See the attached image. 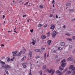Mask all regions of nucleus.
I'll return each instance as SVG.
<instances>
[{
	"mask_svg": "<svg viewBox=\"0 0 75 75\" xmlns=\"http://www.w3.org/2000/svg\"><path fill=\"white\" fill-rule=\"evenodd\" d=\"M6 59L7 62H9L10 61V58L8 57H7Z\"/></svg>",
	"mask_w": 75,
	"mask_h": 75,
	"instance_id": "4468645a",
	"label": "nucleus"
},
{
	"mask_svg": "<svg viewBox=\"0 0 75 75\" xmlns=\"http://www.w3.org/2000/svg\"><path fill=\"white\" fill-rule=\"evenodd\" d=\"M69 61H71L73 60V58L71 57H70L68 59Z\"/></svg>",
	"mask_w": 75,
	"mask_h": 75,
	"instance_id": "f8f14e48",
	"label": "nucleus"
},
{
	"mask_svg": "<svg viewBox=\"0 0 75 75\" xmlns=\"http://www.w3.org/2000/svg\"><path fill=\"white\" fill-rule=\"evenodd\" d=\"M27 17V15H24L23 16V17Z\"/></svg>",
	"mask_w": 75,
	"mask_h": 75,
	"instance_id": "a18cd8bd",
	"label": "nucleus"
},
{
	"mask_svg": "<svg viewBox=\"0 0 75 75\" xmlns=\"http://www.w3.org/2000/svg\"><path fill=\"white\" fill-rule=\"evenodd\" d=\"M27 67V66L26 65H24L23 66V68H26Z\"/></svg>",
	"mask_w": 75,
	"mask_h": 75,
	"instance_id": "37998d69",
	"label": "nucleus"
},
{
	"mask_svg": "<svg viewBox=\"0 0 75 75\" xmlns=\"http://www.w3.org/2000/svg\"><path fill=\"white\" fill-rule=\"evenodd\" d=\"M40 58V56H38L36 57V58Z\"/></svg>",
	"mask_w": 75,
	"mask_h": 75,
	"instance_id": "09e8293b",
	"label": "nucleus"
},
{
	"mask_svg": "<svg viewBox=\"0 0 75 75\" xmlns=\"http://www.w3.org/2000/svg\"><path fill=\"white\" fill-rule=\"evenodd\" d=\"M4 17H5V16L3 15V17L2 18L3 19L4 18Z\"/></svg>",
	"mask_w": 75,
	"mask_h": 75,
	"instance_id": "6e6d98bb",
	"label": "nucleus"
},
{
	"mask_svg": "<svg viewBox=\"0 0 75 75\" xmlns=\"http://www.w3.org/2000/svg\"><path fill=\"white\" fill-rule=\"evenodd\" d=\"M8 32H11V31L9 30L8 31Z\"/></svg>",
	"mask_w": 75,
	"mask_h": 75,
	"instance_id": "338daca9",
	"label": "nucleus"
},
{
	"mask_svg": "<svg viewBox=\"0 0 75 75\" xmlns=\"http://www.w3.org/2000/svg\"><path fill=\"white\" fill-rule=\"evenodd\" d=\"M46 36H45L44 35H42L41 36V38H42V39H45V38H46Z\"/></svg>",
	"mask_w": 75,
	"mask_h": 75,
	"instance_id": "9d476101",
	"label": "nucleus"
},
{
	"mask_svg": "<svg viewBox=\"0 0 75 75\" xmlns=\"http://www.w3.org/2000/svg\"><path fill=\"white\" fill-rule=\"evenodd\" d=\"M66 35H67L68 36H71V34H70L69 33H66Z\"/></svg>",
	"mask_w": 75,
	"mask_h": 75,
	"instance_id": "c756f323",
	"label": "nucleus"
},
{
	"mask_svg": "<svg viewBox=\"0 0 75 75\" xmlns=\"http://www.w3.org/2000/svg\"><path fill=\"white\" fill-rule=\"evenodd\" d=\"M2 67H3V68H6V65L4 64H2Z\"/></svg>",
	"mask_w": 75,
	"mask_h": 75,
	"instance_id": "412c9836",
	"label": "nucleus"
},
{
	"mask_svg": "<svg viewBox=\"0 0 75 75\" xmlns=\"http://www.w3.org/2000/svg\"><path fill=\"white\" fill-rule=\"evenodd\" d=\"M41 49L42 50V51H44V50H45V48L43 47L41 48Z\"/></svg>",
	"mask_w": 75,
	"mask_h": 75,
	"instance_id": "e433bc0d",
	"label": "nucleus"
},
{
	"mask_svg": "<svg viewBox=\"0 0 75 75\" xmlns=\"http://www.w3.org/2000/svg\"><path fill=\"white\" fill-rule=\"evenodd\" d=\"M10 60H11V61H13V59H11Z\"/></svg>",
	"mask_w": 75,
	"mask_h": 75,
	"instance_id": "bf43d9fd",
	"label": "nucleus"
},
{
	"mask_svg": "<svg viewBox=\"0 0 75 75\" xmlns=\"http://www.w3.org/2000/svg\"><path fill=\"white\" fill-rule=\"evenodd\" d=\"M22 54V51H21L20 52L18 53V54H17V56H20L21 54Z\"/></svg>",
	"mask_w": 75,
	"mask_h": 75,
	"instance_id": "9b49d317",
	"label": "nucleus"
},
{
	"mask_svg": "<svg viewBox=\"0 0 75 75\" xmlns=\"http://www.w3.org/2000/svg\"><path fill=\"white\" fill-rule=\"evenodd\" d=\"M72 39L74 40H75V36H72Z\"/></svg>",
	"mask_w": 75,
	"mask_h": 75,
	"instance_id": "72a5a7b5",
	"label": "nucleus"
},
{
	"mask_svg": "<svg viewBox=\"0 0 75 75\" xmlns=\"http://www.w3.org/2000/svg\"><path fill=\"white\" fill-rule=\"evenodd\" d=\"M51 41H52V40H48L47 41V44L48 45H51Z\"/></svg>",
	"mask_w": 75,
	"mask_h": 75,
	"instance_id": "ddd939ff",
	"label": "nucleus"
},
{
	"mask_svg": "<svg viewBox=\"0 0 75 75\" xmlns=\"http://www.w3.org/2000/svg\"><path fill=\"white\" fill-rule=\"evenodd\" d=\"M31 71H31V69H30V72H31Z\"/></svg>",
	"mask_w": 75,
	"mask_h": 75,
	"instance_id": "e2e57ef3",
	"label": "nucleus"
},
{
	"mask_svg": "<svg viewBox=\"0 0 75 75\" xmlns=\"http://www.w3.org/2000/svg\"><path fill=\"white\" fill-rule=\"evenodd\" d=\"M65 59H64L61 62V63L62 64L61 66L62 67H65L67 65V63H65Z\"/></svg>",
	"mask_w": 75,
	"mask_h": 75,
	"instance_id": "f257e3e1",
	"label": "nucleus"
},
{
	"mask_svg": "<svg viewBox=\"0 0 75 75\" xmlns=\"http://www.w3.org/2000/svg\"><path fill=\"white\" fill-rule=\"evenodd\" d=\"M59 56L58 55H56L55 56V58H58Z\"/></svg>",
	"mask_w": 75,
	"mask_h": 75,
	"instance_id": "c9c22d12",
	"label": "nucleus"
},
{
	"mask_svg": "<svg viewBox=\"0 0 75 75\" xmlns=\"http://www.w3.org/2000/svg\"><path fill=\"white\" fill-rule=\"evenodd\" d=\"M71 3H69L66 4V5L67 6H71Z\"/></svg>",
	"mask_w": 75,
	"mask_h": 75,
	"instance_id": "5701e85b",
	"label": "nucleus"
},
{
	"mask_svg": "<svg viewBox=\"0 0 75 75\" xmlns=\"http://www.w3.org/2000/svg\"><path fill=\"white\" fill-rule=\"evenodd\" d=\"M69 48H72V45H69Z\"/></svg>",
	"mask_w": 75,
	"mask_h": 75,
	"instance_id": "58836bf2",
	"label": "nucleus"
},
{
	"mask_svg": "<svg viewBox=\"0 0 75 75\" xmlns=\"http://www.w3.org/2000/svg\"><path fill=\"white\" fill-rule=\"evenodd\" d=\"M32 40L33 41V42H32V43L33 44V45H35V43L36 42L35 40H34L33 39H32Z\"/></svg>",
	"mask_w": 75,
	"mask_h": 75,
	"instance_id": "1a4fd4ad",
	"label": "nucleus"
},
{
	"mask_svg": "<svg viewBox=\"0 0 75 75\" xmlns=\"http://www.w3.org/2000/svg\"><path fill=\"white\" fill-rule=\"evenodd\" d=\"M50 17H52V15H50Z\"/></svg>",
	"mask_w": 75,
	"mask_h": 75,
	"instance_id": "4d7b16f0",
	"label": "nucleus"
},
{
	"mask_svg": "<svg viewBox=\"0 0 75 75\" xmlns=\"http://www.w3.org/2000/svg\"><path fill=\"white\" fill-rule=\"evenodd\" d=\"M73 65H71L70 66L69 69H71L72 71H74L75 70V67H74Z\"/></svg>",
	"mask_w": 75,
	"mask_h": 75,
	"instance_id": "20e7f679",
	"label": "nucleus"
},
{
	"mask_svg": "<svg viewBox=\"0 0 75 75\" xmlns=\"http://www.w3.org/2000/svg\"><path fill=\"white\" fill-rule=\"evenodd\" d=\"M52 3H54V4H55V1H54V0H53L52 1Z\"/></svg>",
	"mask_w": 75,
	"mask_h": 75,
	"instance_id": "f704fd0d",
	"label": "nucleus"
},
{
	"mask_svg": "<svg viewBox=\"0 0 75 75\" xmlns=\"http://www.w3.org/2000/svg\"><path fill=\"white\" fill-rule=\"evenodd\" d=\"M42 24H40L39 25H38V26L39 27H41V26H42Z\"/></svg>",
	"mask_w": 75,
	"mask_h": 75,
	"instance_id": "c85d7f7f",
	"label": "nucleus"
},
{
	"mask_svg": "<svg viewBox=\"0 0 75 75\" xmlns=\"http://www.w3.org/2000/svg\"><path fill=\"white\" fill-rule=\"evenodd\" d=\"M1 58L2 59H4L5 58V57H2Z\"/></svg>",
	"mask_w": 75,
	"mask_h": 75,
	"instance_id": "864d4df0",
	"label": "nucleus"
},
{
	"mask_svg": "<svg viewBox=\"0 0 75 75\" xmlns=\"http://www.w3.org/2000/svg\"><path fill=\"white\" fill-rule=\"evenodd\" d=\"M59 21H57V23H59Z\"/></svg>",
	"mask_w": 75,
	"mask_h": 75,
	"instance_id": "680f3d73",
	"label": "nucleus"
},
{
	"mask_svg": "<svg viewBox=\"0 0 75 75\" xmlns=\"http://www.w3.org/2000/svg\"><path fill=\"white\" fill-rule=\"evenodd\" d=\"M47 71L48 73H51L52 72V75L54 74L55 72V70H53V69H51L50 70H49V69H47Z\"/></svg>",
	"mask_w": 75,
	"mask_h": 75,
	"instance_id": "f03ea898",
	"label": "nucleus"
},
{
	"mask_svg": "<svg viewBox=\"0 0 75 75\" xmlns=\"http://www.w3.org/2000/svg\"><path fill=\"white\" fill-rule=\"evenodd\" d=\"M32 54H33V52H30L29 53V57L30 58H30V59H31V57H32Z\"/></svg>",
	"mask_w": 75,
	"mask_h": 75,
	"instance_id": "39448f33",
	"label": "nucleus"
},
{
	"mask_svg": "<svg viewBox=\"0 0 75 75\" xmlns=\"http://www.w3.org/2000/svg\"><path fill=\"white\" fill-rule=\"evenodd\" d=\"M69 11L70 12H72V11H75V10L74 9H70Z\"/></svg>",
	"mask_w": 75,
	"mask_h": 75,
	"instance_id": "393cba45",
	"label": "nucleus"
},
{
	"mask_svg": "<svg viewBox=\"0 0 75 75\" xmlns=\"http://www.w3.org/2000/svg\"><path fill=\"white\" fill-rule=\"evenodd\" d=\"M17 53V51H15V52H12V53L13 54V56H16L17 55L16 54Z\"/></svg>",
	"mask_w": 75,
	"mask_h": 75,
	"instance_id": "6e6552de",
	"label": "nucleus"
},
{
	"mask_svg": "<svg viewBox=\"0 0 75 75\" xmlns=\"http://www.w3.org/2000/svg\"><path fill=\"white\" fill-rule=\"evenodd\" d=\"M56 18H58V16L57 15H56Z\"/></svg>",
	"mask_w": 75,
	"mask_h": 75,
	"instance_id": "603ef678",
	"label": "nucleus"
},
{
	"mask_svg": "<svg viewBox=\"0 0 75 75\" xmlns=\"http://www.w3.org/2000/svg\"><path fill=\"white\" fill-rule=\"evenodd\" d=\"M75 18H74L73 19L72 21H75Z\"/></svg>",
	"mask_w": 75,
	"mask_h": 75,
	"instance_id": "3c124183",
	"label": "nucleus"
},
{
	"mask_svg": "<svg viewBox=\"0 0 75 75\" xmlns=\"http://www.w3.org/2000/svg\"><path fill=\"white\" fill-rule=\"evenodd\" d=\"M11 68V67L9 65H6V68Z\"/></svg>",
	"mask_w": 75,
	"mask_h": 75,
	"instance_id": "6ab92c4d",
	"label": "nucleus"
},
{
	"mask_svg": "<svg viewBox=\"0 0 75 75\" xmlns=\"http://www.w3.org/2000/svg\"><path fill=\"white\" fill-rule=\"evenodd\" d=\"M26 58V56H25L22 59V61H24V60L25 59V58Z\"/></svg>",
	"mask_w": 75,
	"mask_h": 75,
	"instance_id": "a878e982",
	"label": "nucleus"
},
{
	"mask_svg": "<svg viewBox=\"0 0 75 75\" xmlns=\"http://www.w3.org/2000/svg\"><path fill=\"white\" fill-rule=\"evenodd\" d=\"M57 32L55 30L53 31L52 33V35L53 38H55L57 34Z\"/></svg>",
	"mask_w": 75,
	"mask_h": 75,
	"instance_id": "7ed1b4c3",
	"label": "nucleus"
},
{
	"mask_svg": "<svg viewBox=\"0 0 75 75\" xmlns=\"http://www.w3.org/2000/svg\"><path fill=\"white\" fill-rule=\"evenodd\" d=\"M4 45L3 44L1 45V47H4Z\"/></svg>",
	"mask_w": 75,
	"mask_h": 75,
	"instance_id": "8fccbe9b",
	"label": "nucleus"
},
{
	"mask_svg": "<svg viewBox=\"0 0 75 75\" xmlns=\"http://www.w3.org/2000/svg\"><path fill=\"white\" fill-rule=\"evenodd\" d=\"M29 19H28V22H29Z\"/></svg>",
	"mask_w": 75,
	"mask_h": 75,
	"instance_id": "0e129e2a",
	"label": "nucleus"
},
{
	"mask_svg": "<svg viewBox=\"0 0 75 75\" xmlns=\"http://www.w3.org/2000/svg\"><path fill=\"white\" fill-rule=\"evenodd\" d=\"M67 40L69 41H72V39L71 38H67Z\"/></svg>",
	"mask_w": 75,
	"mask_h": 75,
	"instance_id": "aec40b11",
	"label": "nucleus"
},
{
	"mask_svg": "<svg viewBox=\"0 0 75 75\" xmlns=\"http://www.w3.org/2000/svg\"><path fill=\"white\" fill-rule=\"evenodd\" d=\"M59 69L60 71H63V70H64V68L62 69L61 68V66H60L59 68Z\"/></svg>",
	"mask_w": 75,
	"mask_h": 75,
	"instance_id": "a211bd4d",
	"label": "nucleus"
},
{
	"mask_svg": "<svg viewBox=\"0 0 75 75\" xmlns=\"http://www.w3.org/2000/svg\"><path fill=\"white\" fill-rule=\"evenodd\" d=\"M38 73L40 74V75H42V70H41L38 72Z\"/></svg>",
	"mask_w": 75,
	"mask_h": 75,
	"instance_id": "2eb2a0df",
	"label": "nucleus"
},
{
	"mask_svg": "<svg viewBox=\"0 0 75 75\" xmlns=\"http://www.w3.org/2000/svg\"><path fill=\"white\" fill-rule=\"evenodd\" d=\"M26 51V50L25 49H24L22 50V52L23 54H24Z\"/></svg>",
	"mask_w": 75,
	"mask_h": 75,
	"instance_id": "dca6fc26",
	"label": "nucleus"
},
{
	"mask_svg": "<svg viewBox=\"0 0 75 75\" xmlns=\"http://www.w3.org/2000/svg\"><path fill=\"white\" fill-rule=\"evenodd\" d=\"M61 46H64V45H65V43L64 42H61Z\"/></svg>",
	"mask_w": 75,
	"mask_h": 75,
	"instance_id": "f3484780",
	"label": "nucleus"
},
{
	"mask_svg": "<svg viewBox=\"0 0 75 75\" xmlns=\"http://www.w3.org/2000/svg\"><path fill=\"white\" fill-rule=\"evenodd\" d=\"M46 68H47L46 65H44L43 69H46Z\"/></svg>",
	"mask_w": 75,
	"mask_h": 75,
	"instance_id": "cd10ccee",
	"label": "nucleus"
},
{
	"mask_svg": "<svg viewBox=\"0 0 75 75\" xmlns=\"http://www.w3.org/2000/svg\"><path fill=\"white\" fill-rule=\"evenodd\" d=\"M30 31L31 33H33V29L30 30Z\"/></svg>",
	"mask_w": 75,
	"mask_h": 75,
	"instance_id": "a19ab883",
	"label": "nucleus"
},
{
	"mask_svg": "<svg viewBox=\"0 0 75 75\" xmlns=\"http://www.w3.org/2000/svg\"><path fill=\"white\" fill-rule=\"evenodd\" d=\"M67 71V69H65V70H64L63 72V73H64V72H65V71Z\"/></svg>",
	"mask_w": 75,
	"mask_h": 75,
	"instance_id": "c03bdc74",
	"label": "nucleus"
},
{
	"mask_svg": "<svg viewBox=\"0 0 75 75\" xmlns=\"http://www.w3.org/2000/svg\"><path fill=\"white\" fill-rule=\"evenodd\" d=\"M47 27V25L45 24V25H44L45 27Z\"/></svg>",
	"mask_w": 75,
	"mask_h": 75,
	"instance_id": "49530a36",
	"label": "nucleus"
},
{
	"mask_svg": "<svg viewBox=\"0 0 75 75\" xmlns=\"http://www.w3.org/2000/svg\"><path fill=\"white\" fill-rule=\"evenodd\" d=\"M50 32L47 33V37H49L50 36Z\"/></svg>",
	"mask_w": 75,
	"mask_h": 75,
	"instance_id": "bb28decb",
	"label": "nucleus"
},
{
	"mask_svg": "<svg viewBox=\"0 0 75 75\" xmlns=\"http://www.w3.org/2000/svg\"><path fill=\"white\" fill-rule=\"evenodd\" d=\"M61 49H62L61 47H59V48H58V50H61Z\"/></svg>",
	"mask_w": 75,
	"mask_h": 75,
	"instance_id": "79ce46f5",
	"label": "nucleus"
},
{
	"mask_svg": "<svg viewBox=\"0 0 75 75\" xmlns=\"http://www.w3.org/2000/svg\"><path fill=\"white\" fill-rule=\"evenodd\" d=\"M53 52H54V53H57V51L55 50H54V51H53Z\"/></svg>",
	"mask_w": 75,
	"mask_h": 75,
	"instance_id": "ea45409f",
	"label": "nucleus"
},
{
	"mask_svg": "<svg viewBox=\"0 0 75 75\" xmlns=\"http://www.w3.org/2000/svg\"><path fill=\"white\" fill-rule=\"evenodd\" d=\"M29 75H32V74H31V73L30 72H29Z\"/></svg>",
	"mask_w": 75,
	"mask_h": 75,
	"instance_id": "13d9d810",
	"label": "nucleus"
},
{
	"mask_svg": "<svg viewBox=\"0 0 75 75\" xmlns=\"http://www.w3.org/2000/svg\"><path fill=\"white\" fill-rule=\"evenodd\" d=\"M39 7L40 8H43V5H40L39 6Z\"/></svg>",
	"mask_w": 75,
	"mask_h": 75,
	"instance_id": "b1692460",
	"label": "nucleus"
},
{
	"mask_svg": "<svg viewBox=\"0 0 75 75\" xmlns=\"http://www.w3.org/2000/svg\"><path fill=\"white\" fill-rule=\"evenodd\" d=\"M38 67H40V65H38Z\"/></svg>",
	"mask_w": 75,
	"mask_h": 75,
	"instance_id": "052dcab7",
	"label": "nucleus"
},
{
	"mask_svg": "<svg viewBox=\"0 0 75 75\" xmlns=\"http://www.w3.org/2000/svg\"><path fill=\"white\" fill-rule=\"evenodd\" d=\"M56 73L58 75H62V72L59 71H56Z\"/></svg>",
	"mask_w": 75,
	"mask_h": 75,
	"instance_id": "423d86ee",
	"label": "nucleus"
},
{
	"mask_svg": "<svg viewBox=\"0 0 75 75\" xmlns=\"http://www.w3.org/2000/svg\"><path fill=\"white\" fill-rule=\"evenodd\" d=\"M28 4V2H27L26 4H24V5L25 6H26V5H27V4Z\"/></svg>",
	"mask_w": 75,
	"mask_h": 75,
	"instance_id": "de8ad7c7",
	"label": "nucleus"
},
{
	"mask_svg": "<svg viewBox=\"0 0 75 75\" xmlns=\"http://www.w3.org/2000/svg\"><path fill=\"white\" fill-rule=\"evenodd\" d=\"M72 72L69 71H67V74H71Z\"/></svg>",
	"mask_w": 75,
	"mask_h": 75,
	"instance_id": "7c9ffc66",
	"label": "nucleus"
},
{
	"mask_svg": "<svg viewBox=\"0 0 75 75\" xmlns=\"http://www.w3.org/2000/svg\"><path fill=\"white\" fill-rule=\"evenodd\" d=\"M55 25L54 24H52L51 25V27H50V29H53V30H54V28H55Z\"/></svg>",
	"mask_w": 75,
	"mask_h": 75,
	"instance_id": "0eeeda50",
	"label": "nucleus"
},
{
	"mask_svg": "<svg viewBox=\"0 0 75 75\" xmlns=\"http://www.w3.org/2000/svg\"><path fill=\"white\" fill-rule=\"evenodd\" d=\"M65 27H66L65 25H64V26H63V28H66Z\"/></svg>",
	"mask_w": 75,
	"mask_h": 75,
	"instance_id": "5fc2aeb1",
	"label": "nucleus"
},
{
	"mask_svg": "<svg viewBox=\"0 0 75 75\" xmlns=\"http://www.w3.org/2000/svg\"><path fill=\"white\" fill-rule=\"evenodd\" d=\"M1 64H5V63L3 62H1Z\"/></svg>",
	"mask_w": 75,
	"mask_h": 75,
	"instance_id": "4c0bfd02",
	"label": "nucleus"
},
{
	"mask_svg": "<svg viewBox=\"0 0 75 75\" xmlns=\"http://www.w3.org/2000/svg\"><path fill=\"white\" fill-rule=\"evenodd\" d=\"M6 72L7 75H8V72L7 71V70H5Z\"/></svg>",
	"mask_w": 75,
	"mask_h": 75,
	"instance_id": "473e14b6",
	"label": "nucleus"
},
{
	"mask_svg": "<svg viewBox=\"0 0 75 75\" xmlns=\"http://www.w3.org/2000/svg\"><path fill=\"white\" fill-rule=\"evenodd\" d=\"M13 59H14V58H15L14 57H13Z\"/></svg>",
	"mask_w": 75,
	"mask_h": 75,
	"instance_id": "774afa93",
	"label": "nucleus"
},
{
	"mask_svg": "<svg viewBox=\"0 0 75 75\" xmlns=\"http://www.w3.org/2000/svg\"><path fill=\"white\" fill-rule=\"evenodd\" d=\"M47 55V53H45V54H44V57H45V59H46V58L47 57H46V55Z\"/></svg>",
	"mask_w": 75,
	"mask_h": 75,
	"instance_id": "2f4dec72",
	"label": "nucleus"
},
{
	"mask_svg": "<svg viewBox=\"0 0 75 75\" xmlns=\"http://www.w3.org/2000/svg\"><path fill=\"white\" fill-rule=\"evenodd\" d=\"M49 55L48 54L47 55V57H48Z\"/></svg>",
	"mask_w": 75,
	"mask_h": 75,
	"instance_id": "69168bd1",
	"label": "nucleus"
},
{
	"mask_svg": "<svg viewBox=\"0 0 75 75\" xmlns=\"http://www.w3.org/2000/svg\"><path fill=\"white\" fill-rule=\"evenodd\" d=\"M34 51L35 52H40V50H39L38 49H36V50H34Z\"/></svg>",
	"mask_w": 75,
	"mask_h": 75,
	"instance_id": "4be33fe9",
	"label": "nucleus"
}]
</instances>
